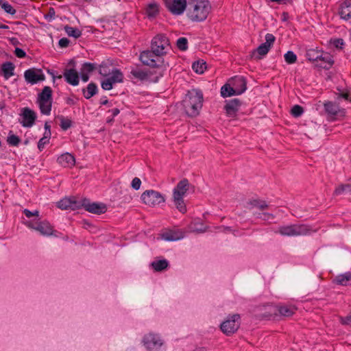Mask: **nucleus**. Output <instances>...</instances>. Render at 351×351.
<instances>
[{
    "label": "nucleus",
    "mask_w": 351,
    "mask_h": 351,
    "mask_svg": "<svg viewBox=\"0 0 351 351\" xmlns=\"http://www.w3.org/2000/svg\"><path fill=\"white\" fill-rule=\"evenodd\" d=\"M151 49L140 53L139 60L145 66L160 69L159 75H163L166 69L163 56L171 49L169 38L164 34H158L153 38Z\"/></svg>",
    "instance_id": "obj_1"
},
{
    "label": "nucleus",
    "mask_w": 351,
    "mask_h": 351,
    "mask_svg": "<svg viewBox=\"0 0 351 351\" xmlns=\"http://www.w3.org/2000/svg\"><path fill=\"white\" fill-rule=\"evenodd\" d=\"M210 10L208 0H189L186 14L192 21L201 22L206 19Z\"/></svg>",
    "instance_id": "obj_2"
},
{
    "label": "nucleus",
    "mask_w": 351,
    "mask_h": 351,
    "mask_svg": "<svg viewBox=\"0 0 351 351\" xmlns=\"http://www.w3.org/2000/svg\"><path fill=\"white\" fill-rule=\"evenodd\" d=\"M203 99L202 90L199 89L188 90L182 100V105L186 114L191 117L197 116L202 107Z\"/></svg>",
    "instance_id": "obj_3"
},
{
    "label": "nucleus",
    "mask_w": 351,
    "mask_h": 351,
    "mask_svg": "<svg viewBox=\"0 0 351 351\" xmlns=\"http://www.w3.org/2000/svg\"><path fill=\"white\" fill-rule=\"evenodd\" d=\"M190 183L186 178L181 180L173 191V201L176 208L182 213L186 212V206L183 197L189 190Z\"/></svg>",
    "instance_id": "obj_4"
},
{
    "label": "nucleus",
    "mask_w": 351,
    "mask_h": 351,
    "mask_svg": "<svg viewBox=\"0 0 351 351\" xmlns=\"http://www.w3.org/2000/svg\"><path fill=\"white\" fill-rule=\"evenodd\" d=\"M156 69L154 72H152L150 70L143 69L140 65H136L131 68L129 77L141 82H157L159 78L163 75H159L160 69Z\"/></svg>",
    "instance_id": "obj_5"
},
{
    "label": "nucleus",
    "mask_w": 351,
    "mask_h": 351,
    "mask_svg": "<svg viewBox=\"0 0 351 351\" xmlns=\"http://www.w3.org/2000/svg\"><path fill=\"white\" fill-rule=\"evenodd\" d=\"M311 232L310 227L306 224H291L280 226L275 232L284 237H298L309 234Z\"/></svg>",
    "instance_id": "obj_6"
},
{
    "label": "nucleus",
    "mask_w": 351,
    "mask_h": 351,
    "mask_svg": "<svg viewBox=\"0 0 351 351\" xmlns=\"http://www.w3.org/2000/svg\"><path fill=\"white\" fill-rule=\"evenodd\" d=\"M240 319L239 314L229 315L220 325L221 331L227 336L233 335L240 327Z\"/></svg>",
    "instance_id": "obj_7"
},
{
    "label": "nucleus",
    "mask_w": 351,
    "mask_h": 351,
    "mask_svg": "<svg viewBox=\"0 0 351 351\" xmlns=\"http://www.w3.org/2000/svg\"><path fill=\"white\" fill-rule=\"evenodd\" d=\"M143 343L149 351H164L163 341L160 337L154 333H149L144 336Z\"/></svg>",
    "instance_id": "obj_8"
},
{
    "label": "nucleus",
    "mask_w": 351,
    "mask_h": 351,
    "mask_svg": "<svg viewBox=\"0 0 351 351\" xmlns=\"http://www.w3.org/2000/svg\"><path fill=\"white\" fill-rule=\"evenodd\" d=\"M141 199L144 204L149 206H155L165 201V197L158 191L147 190L141 195Z\"/></svg>",
    "instance_id": "obj_9"
},
{
    "label": "nucleus",
    "mask_w": 351,
    "mask_h": 351,
    "mask_svg": "<svg viewBox=\"0 0 351 351\" xmlns=\"http://www.w3.org/2000/svg\"><path fill=\"white\" fill-rule=\"evenodd\" d=\"M276 38L273 34H267L265 35V42L262 43L252 52V58L255 57V58L258 60L261 59L262 56H265L269 52Z\"/></svg>",
    "instance_id": "obj_10"
},
{
    "label": "nucleus",
    "mask_w": 351,
    "mask_h": 351,
    "mask_svg": "<svg viewBox=\"0 0 351 351\" xmlns=\"http://www.w3.org/2000/svg\"><path fill=\"white\" fill-rule=\"evenodd\" d=\"M123 81V74L118 69H113L112 70V75L107 77V78L101 81V86L104 90H109L113 87V85L117 83H121Z\"/></svg>",
    "instance_id": "obj_11"
},
{
    "label": "nucleus",
    "mask_w": 351,
    "mask_h": 351,
    "mask_svg": "<svg viewBox=\"0 0 351 351\" xmlns=\"http://www.w3.org/2000/svg\"><path fill=\"white\" fill-rule=\"evenodd\" d=\"M167 10L174 15L182 14L188 7L186 0H163Z\"/></svg>",
    "instance_id": "obj_12"
},
{
    "label": "nucleus",
    "mask_w": 351,
    "mask_h": 351,
    "mask_svg": "<svg viewBox=\"0 0 351 351\" xmlns=\"http://www.w3.org/2000/svg\"><path fill=\"white\" fill-rule=\"evenodd\" d=\"M80 208H84L86 211L96 215L104 214L107 210V207L105 204L90 202V201L86 198L81 200Z\"/></svg>",
    "instance_id": "obj_13"
},
{
    "label": "nucleus",
    "mask_w": 351,
    "mask_h": 351,
    "mask_svg": "<svg viewBox=\"0 0 351 351\" xmlns=\"http://www.w3.org/2000/svg\"><path fill=\"white\" fill-rule=\"evenodd\" d=\"M25 225L30 228L38 231L44 236H50L53 234V227L47 221H39L38 223L27 221L25 222Z\"/></svg>",
    "instance_id": "obj_14"
},
{
    "label": "nucleus",
    "mask_w": 351,
    "mask_h": 351,
    "mask_svg": "<svg viewBox=\"0 0 351 351\" xmlns=\"http://www.w3.org/2000/svg\"><path fill=\"white\" fill-rule=\"evenodd\" d=\"M24 77L27 83L35 84L45 79V75L41 69L32 68L26 70L24 73Z\"/></svg>",
    "instance_id": "obj_15"
},
{
    "label": "nucleus",
    "mask_w": 351,
    "mask_h": 351,
    "mask_svg": "<svg viewBox=\"0 0 351 351\" xmlns=\"http://www.w3.org/2000/svg\"><path fill=\"white\" fill-rule=\"evenodd\" d=\"M229 82L232 89L235 90L236 95H241L247 89V81L243 76H234L229 80Z\"/></svg>",
    "instance_id": "obj_16"
},
{
    "label": "nucleus",
    "mask_w": 351,
    "mask_h": 351,
    "mask_svg": "<svg viewBox=\"0 0 351 351\" xmlns=\"http://www.w3.org/2000/svg\"><path fill=\"white\" fill-rule=\"evenodd\" d=\"M81 201L76 200L75 197H64L57 203V206L62 210L80 208Z\"/></svg>",
    "instance_id": "obj_17"
},
{
    "label": "nucleus",
    "mask_w": 351,
    "mask_h": 351,
    "mask_svg": "<svg viewBox=\"0 0 351 351\" xmlns=\"http://www.w3.org/2000/svg\"><path fill=\"white\" fill-rule=\"evenodd\" d=\"M21 116L23 121L21 122L22 125L25 128H31L36 119V112L29 108H24L22 110Z\"/></svg>",
    "instance_id": "obj_18"
},
{
    "label": "nucleus",
    "mask_w": 351,
    "mask_h": 351,
    "mask_svg": "<svg viewBox=\"0 0 351 351\" xmlns=\"http://www.w3.org/2000/svg\"><path fill=\"white\" fill-rule=\"evenodd\" d=\"M326 112L330 119H335L338 115L342 116L344 114V110L341 109L339 106L332 101H326L324 104Z\"/></svg>",
    "instance_id": "obj_19"
},
{
    "label": "nucleus",
    "mask_w": 351,
    "mask_h": 351,
    "mask_svg": "<svg viewBox=\"0 0 351 351\" xmlns=\"http://www.w3.org/2000/svg\"><path fill=\"white\" fill-rule=\"evenodd\" d=\"M241 105V101L239 99H232L226 101V104L224 106V110L228 116L233 117L236 115L239 111Z\"/></svg>",
    "instance_id": "obj_20"
},
{
    "label": "nucleus",
    "mask_w": 351,
    "mask_h": 351,
    "mask_svg": "<svg viewBox=\"0 0 351 351\" xmlns=\"http://www.w3.org/2000/svg\"><path fill=\"white\" fill-rule=\"evenodd\" d=\"M63 76L68 84L72 86H77L79 84V74L75 69H65L63 72Z\"/></svg>",
    "instance_id": "obj_21"
},
{
    "label": "nucleus",
    "mask_w": 351,
    "mask_h": 351,
    "mask_svg": "<svg viewBox=\"0 0 351 351\" xmlns=\"http://www.w3.org/2000/svg\"><path fill=\"white\" fill-rule=\"evenodd\" d=\"M338 14L344 21L351 19V0H345L340 4Z\"/></svg>",
    "instance_id": "obj_22"
},
{
    "label": "nucleus",
    "mask_w": 351,
    "mask_h": 351,
    "mask_svg": "<svg viewBox=\"0 0 351 351\" xmlns=\"http://www.w3.org/2000/svg\"><path fill=\"white\" fill-rule=\"evenodd\" d=\"M161 238L167 241H175L184 237V233L180 230H169L160 234Z\"/></svg>",
    "instance_id": "obj_23"
},
{
    "label": "nucleus",
    "mask_w": 351,
    "mask_h": 351,
    "mask_svg": "<svg viewBox=\"0 0 351 351\" xmlns=\"http://www.w3.org/2000/svg\"><path fill=\"white\" fill-rule=\"evenodd\" d=\"M322 56L319 57V62L316 64V66L324 69H328L334 63L332 57L328 53L322 52Z\"/></svg>",
    "instance_id": "obj_24"
},
{
    "label": "nucleus",
    "mask_w": 351,
    "mask_h": 351,
    "mask_svg": "<svg viewBox=\"0 0 351 351\" xmlns=\"http://www.w3.org/2000/svg\"><path fill=\"white\" fill-rule=\"evenodd\" d=\"M57 162L64 167H71L75 165V159L72 154L67 152L60 156Z\"/></svg>",
    "instance_id": "obj_25"
},
{
    "label": "nucleus",
    "mask_w": 351,
    "mask_h": 351,
    "mask_svg": "<svg viewBox=\"0 0 351 351\" xmlns=\"http://www.w3.org/2000/svg\"><path fill=\"white\" fill-rule=\"evenodd\" d=\"M334 282L342 286H351V272L348 271L337 276Z\"/></svg>",
    "instance_id": "obj_26"
},
{
    "label": "nucleus",
    "mask_w": 351,
    "mask_h": 351,
    "mask_svg": "<svg viewBox=\"0 0 351 351\" xmlns=\"http://www.w3.org/2000/svg\"><path fill=\"white\" fill-rule=\"evenodd\" d=\"M14 64L11 62H5L1 65V71L3 77L8 80L14 75Z\"/></svg>",
    "instance_id": "obj_27"
},
{
    "label": "nucleus",
    "mask_w": 351,
    "mask_h": 351,
    "mask_svg": "<svg viewBox=\"0 0 351 351\" xmlns=\"http://www.w3.org/2000/svg\"><path fill=\"white\" fill-rule=\"evenodd\" d=\"M247 204L250 206L248 207L249 209H252L253 208H257L260 210H264L269 207V205L266 203L265 201L260 199H250L247 202Z\"/></svg>",
    "instance_id": "obj_28"
},
{
    "label": "nucleus",
    "mask_w": 351,
    "mask_h": 351,
    "mask_svg": "<svg viewBox=\"0 0 351 351\" xmlns=\"http://www.w3.org/2000/svg\"><path fill=\"white\" fill-rule=\"evenodd\" d=\"M97 86L93 82L88 84L86 88L82 89L84 97L88 99L97 93Z\"/></svg>",
    "instance_id": "obj_29"
},
{
    "label": "nucleus",
    "mask_w": 351,
    "mask_h": 351,
    "mask_svg": "<svg viewBox=\"0 0 351 351\" xmlns=\"http://www.w3.org/2000/svg\"><path fill=\"white\" fill-rule=\"evenodd\" d=\"M38 101H52V90L49 86H45L38 95Z\"/></svg>",
    "instance_id": "obj_30"
},
{
    "label": "nucleus",
    "mask_w": 351,
    "mask_h": 351,
    "mask_svg": "<svg viewBox=\"0 0 351 351\" xmlns=\"http://www.w3.org/2000/svg\"><path fill=\"white\" fill-rule=\"evenodd\" d=\"M296 308L294 306L281 305L278 306V313L285 317H290L295 313Z\"/></svg>",
    "instance_id": "obj_31"
},
{
    "label": "nucleus",
    "mask_w": 351,
    "mask_h": 351,
    "mask_svg": "<svg viewBox=\"0 0 351 351\" xmlns=\"http://www.w3.org/2000/svg\"><path fill=\"white\" fill-rule=\"evenodd\" d=\"M152 267L156 271H162L169 267V262L166 259L154 261L151 263Z\"/></svg>",
    "instance_id": "obj_32"
},
{
    "label": "nucleus",
    "mask_w": 351,
    "mask_h": 351,
    "mask_svg": "<svg viewBox=\"0 0 351 351\" xmlns=\"http://www.w3.org/2000/svg\"><path fill=\"white\" fill-rule=\"evenodd\" d=\"M64 29L69 36H71L75 38H78L82 35V32L76 27L65 25Z\"/></svg>",
    "instance_id": "obj_33"
},
{
    "label": "nucleus",
    "mask_w": 351,
    "mask_h": 351,
    "mask_svg": "<svg viewBox=\"0 0 351 351\" xmlns=\"http://www.w3.org/2000/svg\"><path fill=\"white\" fill-rule=\"evenodd\" d=\"M235 95V90L232 89L230 82L224 84L221 88V95L224 98Z\"/></svg>",
    "instance_id": "obj_34"
},
{
    "label": "nucleus",
    "mask_w": 351,
    "mask_h": 351,
    "mask_svg": "<svg viewBox=\"0 0 351 351\" xmlns=\"http://www.w3.org/2000/svg\"><path fill=\"white\" fill-rule=\"evenodd\" d=\"M38 104L42 114L45 115L50 114L52 101H38Z\"/></svg>",
    "instance_id": "obj_35"
},
{
    "label": "nucleus",
    "mask_w": 351,
    "mask_h": 351,
    "mask_svg": "<svg viewBox=\"0 0 351 351\" xmlns=\"http://www.w3.org/2000/svg\"><path fill=\"white\" fill-rule=\"evenodd\" d=\"M158 12V6L156 3H151L146 8V14L149 18L156 17Z\"/></svg>",
    "instance_id": "obj_36"
},
{
    "label": "nucleus",
    "mask_w": 351,
    "mask_h": 351,
    "mask_svg": "<svg viewBox=\"0 0 351 351\" xmlns=\"http://www.w3.org/2000/svg\"><path fill=\"white\" fill-rule=\"evenodd\" d=\"M206 62L203 60H197L193 63L192 69L193 70L199 74H202L204 73L206 69Z\"/></svg>",
    "instance_id": "obj_37"
},
{
    "label": "nucleus",
    "mask_w": 351,
    "mask_h": 351,
    "mask_svg": "<svg viewBox=\"0 0 351 351\" xmlns=\"http://www.w3.org/2000/svg\"><path fill=\"white\" fill-rule=\"evenodd\" d=\"M322 52H319L315 49H309L307 51L306 57L311 62H319V57L322 56Z\"/></svg>",
    "instance_id": "obj_38"
},
{
    "label": "nucleus",
    "mask_w": 351,
    "mask_h": 351,
    "mask_svg": "<svg viewBox=\"0 0 351 351\" xmlns=\"http://www.w3.org/2000/svg\"><path fill=\"white\" fill-rule=\"evenodd\" d=\"M347 192H351V184H341L338 186L335 189L334 194L336 195H339Z\"/></svg>",
    "instance_id": "obj_39"
},
{
    "label": "nucleus",
    "mask_w": 351,
    "mask_h": 351,
    "mask_svg": "<svg viewBox=\"0 0 351 351\" xmlns=\"http://www.w3.org/2000/svg\"><path fill=\"white\" fill-rule=\"evenodd\" d=\"M96 69V64L90 62H85L82 64L80 73L88 74Z\"/></svg>",
    "instance_id": "obj_40"
},
{
    "label": "nucleus",
    "mask_w": 351,
    "mask_h": 351,
    "mask_svg": "<svg viewBox=\"0 0 351 351\" xmlns=\"http://www.w3.org/2000/svg\"><path fill=\"white\" fill-rule=\"evenodd\" d=\"M7 142L11 146H18L21 142V139L18 136L10 132L7 138Z\"/></svg>",
    "instance_id": "obj_41"
},
{
    "label": "nucleus",
    "mask_w": 351,
    "mask_h": 351,
    "mask_svg": "<svg viewBox=\"0 0 351 351\" xmlns=\"http://www.w3.org/2000/svg\"><path fill=\"white\" fill-rule=\"evenodd\" d=\"M112 70L110 66L102 64L99 65V73L104 77H108L112 75Z\"/></svg>",
    "instance_id": "obj_42"
},
{
    "label": "nucleus",
    "mask_w": 351,
    "mask_h": 351,
    "mask_svg": "<svg viewBox=\"0 0 351 351\" xmlns=\"http://www.w3.org/2000/svg\"><path fill=\"white\" fill-rule=\"evenodd\" d=\"M178 48L181 51H186L188 49V40L184 37H180L176 43Z\"/></svg>",
    "instance_id": "obj_43"
},
{
    "label": "nucleus",
    "mask_w": 351,
    "mask_h": 351,
    "mask_svg": "<svg viewBox=\"0 0 351 351\" xmlns=\"http://www.w3.org/2000/svg\"><path fill=\"white\" fill-rule=\"evenodd\" d=\"M284 57L287 64H293L297 61V56L291 51H287Z\"/></svg>",
    "instance_id": "obj_44"
},
{
    "label": "nucleus",
    "mask_w": 351,
    "mask_h": 351,
    "mask_svg": "<svg viewBox=\"0 0 351 351\" xmlns=\"http://www.w3.org/2000/svg\"><path fill=\"white\" fill-rule=\"evenodd\" d=\"M338 93H336L337 99H343L351 102V95L348 91H344L337 88Z\"/></svg>",
    "instance_id": "obj_45"
},
{
    "label": "nucleus",
    "mask_w": 351,
    "mask_h": 351,
    "mask_svg": "<svg viewBox=\"0 0 351 351\" xmlns=\"http://www.w3.org/2000/svg\"><path fill=\"white\" fill-rule=\"evenodd\" d=\"M60 127L63 130H68L71 126L72 121L69 119L64 118L63 116L60 117Z\"/></svg>",
    "instance_id": "obj_46"
},
{
    "label": "nucleus",
    "mask_w": 351,
    "mask_h": 351,
    "mask_svg": "<svg viewBox=\"0 0 351 351\" xmlns=\"http://www.w3.org/2000/svg\"><path fill=\"white\" fill-rule=\"evenodd\" d=\"M291 112L294 117H299L303 114L304 109L299 105H295L291 108Z\"/></svg>",
    "instance_id": "obj_47"
},
{
    "label": "nucleus",
    "mask_w": 351,
    "mask_h": 351,
    "mask_svg": "<svg viewBox=\"0 0 351 351\" xmlns=\"http://www.w3.org/2000/svg\"><path fill=\"white\" fill-rule=\"evenodd\" d=\"M1 8L4 10V11L6 13L10 14L11 15H14L16 12V10L12 7V5L7 1H5L2 3Z\"/></svg>",
    "instance_id": "obj_48"
},
{
    "label": "nucleus",
    "mask_w": 351,
    "mask_h": 351,
    "mask_svg": "<svg viewBox=\"0 0 351 351\" xmlns=\"http://www.w3.org/2000/svg\"><path fill=\"white\" fill-rule=\"evenodd\" d=\"M254 215L256 216V218L261 219L262 220H264V221L273 219L274 218V215L268 213H258V214H254Z\"/></svg>",
    "instance_id": "obj_49"
},
{
    "label": "nucleus",
    "mask_w": 351,
    "mask_h": 351,
    "mask_svg": "<svg viewBox=\"0 0 351 351\" xmlns=\"http://www.w3.org/2000/svg\"><path fill=\"white\" fill-rule=\"evenodd\" d=\"M55 9L53 8H50L49 9L48 12L45 14V17L47 21H51V20L55 19Z\"/></svg>",
    "instance_id": "obj_50"
},
{
    "label": "nucleus",
    "mask_w": 351,
    "mask_h": 351,
    "mask_svg": "<svg viewBox=\"0 0 351 351\" xmlns=\"http://www.w3.org/2000/svg\"><path fill=\"white\" fill-rule=\"evenodd\" d=\"M141 180L136 177L134 178L132 181V183H131V186L132 187L135 189V190H138L141 187Z\"/></svg>",
    "instance_id": "obj_51"
},
{
    "label": "nucleus",
    "mask_w": 351,
    "mask_h": 351,
    "mask_svg": "<svg viewBox=\"0 0 351 351\" xmlns=\"http://www.w3.org/2000/svg\"><path fill=\"white\" fill-rule=\"evenodd\" d=\"M23 213L25 214V215L27 218H30V217H34V216L38 217V215H39V211L38 210H34V212H32V211H30L28 209H24Z\"/></svg>",
    "instance_id": "obj_52"
},
{
    "label": "nucleus",
    "mask_w": 351,
    "mask_h": 351,
    "mask_svg": "<svg viewBox=\"0 0 351 351\" xmlns=\"http://www.w3.org/2000/svg\"><path fill=\"white\" fill-rule=\"evenodd\" d=\"M14 54L17 58H23L26 56L25 51L23 49L19 48V47H16L15 49Z\"/></svg>",
    "instance_id": "obj_53"
},
{
    "label": "nucleus",
    "mask_w": 351,
    "mask_h": 351,
    "mask_svg": "<svg viewBox=\"0 0 351 351\" xmlns=\"http://www.w3.org/2000/svg\"><path fill=\"white\" fill-rule=\"evenodd\" d=\"M70 40L67 38H62L59 40V46L62 48H66L69 46Z\"/></svg>",
    "instance_id": "obj_54"
},
{
    "label": "nucleus",
    "mask_w": 351,
    "mask_h": 351,
    "mask_svg": "<svg viewBox=\"0 0 351 351\" xmlns=\"http://www.w3.org/2000/svg\"><path fill=\"white\" fill-rule=\"evenodd\" d=\"M340 322L343 325L351 326V313L346 317H341Z\"/></svg>",
    "instance_id": "obj_55"
},
{
    "label": "nucleus",
    "mask_w": 351,
    "mask_h": 351,
    "mask_svg": "<svg viewBox=\"0 0 351 351\" xmlns=\"http://www.w3.org/2000/svg\"><path fill=\"white\" fill-rule=\"evenodd\" d=\"M49 141H48L47 139H45V138H41L38 143V148L40 151H43V149H44L45 147V145L47 143H49Z\"/></svg>",
    "instance_id": "obj_56"
},
{
    "label": "nucleus",
    "mask_w": 351,
    "mask_h": 351,
    "mask_svg": "<svg viewBox=\"0 0 351 351\" xmlns=\"http://www.w3.org/2000/svg\"><path fill=\"white\" fill-rule=\"evenodd\" d=\"M333 45L337 49H342L344 45L343 40L342 38H337L333 41Z\"/></svg>",
    "instance_id": "obj_57"
},
{
    "label": "nucleus",
    "mask_w": 351,
    "mask_h": 351,
    "mask_svg": "<svg viewBox=\"0 0 351 351\" xmlns=\"http://www.w3.org/2000/svg\"><path fill=\"white\" fill-rule=\"evenodd\" d=\"M119 112H120V110L117 108L110 109L108 111V113L110 114V115H111V117H112V118H114L117 115H118L119 114Z\"/></svg>",
    "instance_id": "obj_58"
},
{
    "label": "nucleus",
    "mask_w": 351,
    "mask_h": 351,
    "mask_svg": "<svg viewBox=\"0 0 351 351\" xmlns=\"http://www.w3.org/2000/svg\"><path fill=\"white\" fill-rule=\"evenodd\" d=\"M81 74V77H82V80L83 82H86L88 81L89 80V75L88 74H85V73H80Z\"/></svg>",
    "instance_id": "obj_59"
},
{
    "label": "nucleus",
    "mask_w": 351,
    "mask_h": 351,
    "mask_svg": "<svg viewBox=\"0 0 351 351\" xmlns=\"http://www.w3.org/2000/svg\"><path fill=\"white\" fill-rule=\"evenodd\" d=\"M51 135V131H45L43 138H44L45 140L47 139L48 141H49Z\"/></svg>",
    "instance_id": "obj_60"
},
{
    "label": "nucleus",
    "mask_w": 351,
    "mask_h": 351,
    "mask_svg": "<svg viewBox=\"0 0 351 351\" xmlns=\"http://www.w3.org/2000/svg\"><path fill=\"white\" fill-rule=\"evenodd\" d=\"M99 103L101 105H107V104H108L109 101L106 99V97H103L100 99Z\"/></svg>",
    "instance_id": "obj_61"
},
{
    "label": "nucleus",
    "mask_w": 351,
    "mask_h": 351,
    "mask_svg": "<svg viewBox=\"0 0 351 351\" xmlns=\"http://www.w3.org/2000/svg\"><path fill=\"white\" fill-rule=\"evenodd\" d=\"M66 103L69 105H74L75 104V101H74V99L71 98V97H68L66 100Z\"/></svg>",
    "instance_id": "obj_62"
},
{
    "label": "nucleus",
    "mask_w": 351,
    "mask_h": 351,
    "mask_svg": "<svg viewBox=\"0 0 351 351\" xmlns=\"http://www.w3.org/2000/svg\"><path fill=\"white\" fill-rule=\"evenodd\" d=\"M45 131H51V126L47 122L45 124Z\"/></svg>",
    "instance_id": "obj_63"
},
{
    "label": "nucleus",
    "mask_w": 351,
    "mask_h": 351,
    "mask_svg": "<svg viewBox=\"0 0 351 351\" xmlns=\"http://www.w3.org/2000/svg\"><path fill=\"white\" fill-rule=\"evenodd\" d=\"M193 351H206V349L204 348H196L195 350H194Z\"/></svg>",
    "instance_id": "obj_64"
}]
</instances>
